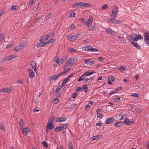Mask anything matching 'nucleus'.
Masks as SVG:
<instances>
[{"mask_svg":"<svg viewBox=\"0 0 149 149\" xmlns=\"http://www.w3.org/2000/svg\"><path fill=\"white\" fill-rule=\"evenodd\" d=\"M81 33H78L74 34L73 35H70L67 37V38L72 41L77 40L81 37Z\"/></svg>","mask_w":149,"mask_h":149,"instance_id":"f257e3e1","label":"nucleus"},{"mask_svg":"<svg viewBox=\"0 0 149 149\" xmlns=\"http://www.w3.org/2000/svg\"><path fill=\"white\" fill-rule=\"evenodd\" d=\"M82 49L83 51L86 52L91 51L96 52L98 51L97 49L93 48L92 46L90 45L84 46L82 47Z\"/></svg>","mask_w":149,"mask_h":149,"instance_id":"f03ea898","label":"nucleus"},{"mask_svg":"<svg viewBox=\"0 0 149 149\" xmlns=\"http://www.w3.org/2000/svg\"><path fill=\"white\" fill-rule=\"evenodd\" d=\"M77 60V58L76 57H73L69 58L67 61L65 63V65L72 66V65L75 63Z\"/></svg>","mask_w":149,"mask_h":149,"instance_id":"7ed1b4c3","label":"nucleus"},{"mask_svg":"<svg viewBox=\"0 0 149 149\" xmlns=\"http://www.w3.org/2000/svg\"><path fill=\"white\" fill-rule=\"evenodd\" d=\"M26 45L27 44L26 42H24L22 44L19 45L15 47L14 51H20L21 49H23L24 47H25Z\"/></svg>","mask_w":149,"mask_h":149,"instance_id":"20e7f679","label":"nucleus"},{"mask_svg":"<svg viewBox=\"0 0 149 149\" xmlns=\"http://www.w3.org/2000/svg\"><path fill=\"white\" fill-rule=\"evenodd\" d=\"M84 62L87 65H93L95 63V60L91 58L85 59Z\"/></svg>","mask_w":149,"mask_h":149,"instance_id":"39448f33","label":"nucleus"},{"mask_svg":"<svg viewBox=\"0 0 149 149\" xmlns=\"http://www.w3.org/2000/svg\"><path fill=\"white\" fill-rule=\"evenodd\" d=\"M118 13V9L116 6H115L112 11L111 18H115L116 17Z\"/></svg>","mask_w":149,"mask_h":149,"instance_id":"423d86ee","label":"nucleus"},{"mask_svg":"<svg viewBox=\"0 0 149 149\" xmlns=\"http://www.w3.org/2000/svg\"><path fill=\"white\" fill-rule=\"evenodd\" d=\"M145 41L146 43L149 46V32H146L144 37Z\"/></svg>","mask_w":149,"mask_h":149,"instance_id":"0eeeda50","label":"nucleus"},{"mask_svg":"<svg viewBox=\"0 0 149 149\" xmlns=\"http://www.w3.org/2000/svg\"><path fill=\"white\" fill-rule=\"evenodd\" d=\"M114 18H111L108 19V21L110 22L113 23L114 24L121 23V22L118 20H116L114 19Z\"/></svg>","mask_w":149,"mask_h":149,"instance_id":"6e6552de","label":"nucleus"},{"mask_svg":"<svg viewBox=\"0 0 149 149\" xmlns=\"http://www.w3.org/2000/svg\"><path fill=\"white\" fill-rule=\"evenodd\" d=\"M28 72L29 76L31 78H33L34 77L35 75V73L32 69L29 68L28 69Z\"/></svg>","mask_w":149,"mask_h":149,"instance_id":"1a4fd4ad","label":"nucleus"},{"mask_svg":"<svg viewBox=\"0 0 149 149\" xmlns=\"http://www.w3.org/2000/svg\"><path fill=\"white\" fill-rule=\"evenodd\" d=\"M17 56L16 55H10L9 56L6 57L4 58L3 59L5 61H9L11 60L12 59L16 58Z\"/></svg>","mask_w":149,"mask_h":149,"instance_id":"9d476101","label":"nucleus"},{"mask_svg":"<svg viewBox=\"0 0 149 149\" xmlns=\"http://www.w3.org/2000/svg\"><path fill=\"white\" fill-rule=\"evenodd\" d=\"M30 131V128L28 127L23 128L22 129V134L27 135Z\"/></svg>","mask_w":149,"mask_h":149,"instance_id":"9b49d317","label":"nucleus"},{"mask_svg":"<svg viewBox=\"0 0 149 149\" xmlns=\"http://www.w3.org/2000/svg\"><path fill=\"white\" fill-rule=\"evenodd\" d=\"M30 66L33 68L35 72H36L37 66L35 62L33 61H32L30 62Z\"/></svg>","mask_w":149,"mask_h":149,"instance_id":"f8f14e48","label":"nucleus"},{"mask_svg":"<svg viewBox=\"0 0 149 149\" xmlns=\"http://www.w3.org/2000/svg\"><path fill=\"white\" fill-rule=\"evenodd\" d=\"M136 34H131L130 36H128V39L129 41L130 42H134V39L135 37Z\"/></svg>","mask_w":149,"mask_h":149,"instance_id":"ddd939ff","label":"nucleus"},{"mask_svg":"<svg viewBox=\"0 0 149 149\" xmlns=\"http://www.w3.org/2000/svg\"><path fill=\"white\" fill-rule=\"evenodd\" d=\"M95 73V72L94 71H93L91 72L90 71H88L86 72L83 73V74L84 76H89L92 74H93Z\"/></svg>","mask_w":149,"mask_h":149,"instance_id":"4468645a","label":"nucleus"},{"mask_svg":"<svg viewBox=\"0 0 149 149\" xmlns=\"http://www.w3.org/2000/svg\"><path fill=\"white\" fill-rule=\"evenodd\" d=\"M93 20V17L91 16H90L88 20L87 21L86 26H89L91 24Z\"/></svg>","mask_w":149,"mask_h":149,"instance_id":"2eb2a0df","label":"nucleus"},{"mask_svg":"<svg viewBox=\"0 0 149 149\" xmlns=\"http://www.w3.org/2000/svg\"><path fill=\"white\" fill-rule=\"evenodd\" d=\"M49 37V36L48 35H44L40 40V42H45V40H47Z\"/></svg>","mask_w":149,"mask_h":149,"instance_id":"dca6fc26","label":"nucleus"},{"mask_svg":"<svg viewBox=\"0 0 149 149\" xmlns=\"http://www.w3.org/2000/svg\"><path fill=\"white\" fill-rule=\"evenodd\" d=\"M118 38L119 41H120L121 42L124 44L126 43V39L122 37L118 36Z\"/></svg>","mask_w":149,"mask_h":149,"instance_id":"f3484780","label":"nucleus"},{"mask_svg":"<svg viewBox=\"0 0 149 149\" xmlns=\"http://www.w3.org/2000/svg\"><path fill=\"white\" fill-rule=\"evenodd\" d=\"M131 44L135 47L137 48L138 49H140L141 48V47L137 43H136L134 42H132Z\"/></svg>","mask_w":149,"mask_h":149,"instance_id":"a211bd4d","label":"nucleus"},{"mask_svg":"<svg viewBox=\"0 0 149 149\" xmlns=\"http://www.w3.org/2000/svg\"><path fill=\"white\" fill-rule=\"evenodd\" d=\"M103 136L102 135H98L96 136H94L91 137V139L92 140H98L100 138H101Z\"/></svg>","mask_w":149,"mask_h":149,"instance_id":"6ab92c4d","label":"nucleus"},{"mask_svg":"<svg viewBox=\"0 0 149 149\" xmlns=\"http://www.w3.org/2000/svg\"><path fill=\"white\" fill-rule=\"evenodd\" d=\"M46 129L49 130H51L54 127V125L53 124L48 123L46 125Z\"/></svg>","mask_w":149,"mask_h":149,"instance_id":"aec40b11","label":"nucleus"},{"mask_svg":"<svg viewBox=\"0 0 149 149\" xmlns=\"http://www.w3.org/2000/svg\"><path fill=\"white\" fill-rule=\"evenodd\" d=\"M80 7H88L90 6V5L88 3H84V2H79Z\"/></svg>","mask_w":149,"mask_h":149,"instance_id":"412c9836","label":"nucleus"},{"mask_svg":"<svg viewBox=\"0 0 149 149\" xmlns=\"http://www.w3.org/2000/svg\"><path fill=\"white\" fill-rule=\"evenodd\" d=\"M40 42L41 43H37L36 45H35V48L36 47H43L45 45H47L46 42L45 43H44V42Z\"/></svg>","mask_w":149,"mask_h":149,"instance_id":"4be33fe9","label":"nucleus"},{"mask_svg":"<svg viewBox=\"0 0 149 149\" xmlns=\"http://www.w3.org/2000/svg\"><path fill=\"white\" fill-rule=\"evenodd\" d=\"M143 39V37L141 35H136L135 36L134 39V41H137L138 40Z\"/></svg>","mask_w":149,"mask_h":149,"instance_id":"5701e85b","label":"nucleus"},{"mask_svg":"<svg viewBox=\"0 0 149 149\" xmlns=\"http://www.w3.org/2000/svg\"><path fill=\"white\" fill-rule=\"evenodd\" d=\"M105 30L110 35H113L115 33V32L114 31L110 29H106Z\"/></svg>","mask_w":149,"mask_h":149,"instance_id":"b1692460","label":"nucleus"},{"mask_svg":"<svg viewBox=\"0 0 149 149\" xmlns=\"http://www.w3.org/2000/svg\"><path fill=\"white\" fill-rule=\"evenodd\" d=\"M19 127L21 129L23 128L24 126V123L23 119H21L20 120L19 122Z\"/></svg>","mask_w":149,"mask_h":149,"instance_id":"393cba45","label":"nucleus"},{"mask_svg":"<svg viewBox=\"0 0 149 149\" xmlns=\"http://www.w3.org/2000/svg\"><path fill=\"white\" fill-rule=\"evenodd\" d=\"M114 120V118H108L105 121V123L106 124H109L111 122H113Z\"/></svg>","mask_w":149,"mask_h":149,"instance_id":"a878e982","label":"nucleus"},{"mask_svg":"<svg viewBox=\"0 0 149 149\" xmlns=\"http://www.w3.org/2000/svg\"><path fill=\"white\" fill-rule=\"evenodd\" d=\"M71 67L69 66H67L65 65V64L64 65L65 70L63 71L65 74L70 70V67Z\"/></svg>","mask_w":149,"mask_h":149,"instance_id":"bb28decb","label":"nucleus"},{"mask_svg":"<svg viewBox=\"0 0 149 149\" xmlns=\"http://www.w3.org/2000/svg\"><path fill=\"white\" fill-rule=\"evenodd\" d=\"M66 120V118L65 117L57 118L56 122H61L63 121H65Z\"/></svg>","mask_w":149,"mask_h":149,"instance_id":"cd10ccee","label":"nucleus"},{"mask_svg":"<svg viewBox=\"0 0 149 149\" xmlns=\"http://www.w3.org/2000/svg\"><path fill=\"white\" fill-rule=\"evenodd\" d=\"M123 123L127 125H130V124L129 123H130V121L129 119L128 118H126L123 121Z\"/></svg>","mask_w":149,"mask_h":149,"instance_id":"c85d7f7f","label":"nucleus"},{"mask_svg":"<svg viewBox=\"0 0 149 149\" xmlns=\"http://www.w3.org/2000/svg\"><path fill=\"white\" fill-rule=\"evenodd\" d=\"M70 80L69 79H68V78L66 77L63 83L62 84V87H63L64 86V85L66 84V83L67 82Z\"/></svg>","mask_w":149,"mask_h":149,"instance_id":"c756f323","label":"nucleus"},{"mask_svg":"<svg viewBox=\"0 0 149 149\" xmlns=\"http://www.w3.org/2000/svg\"><path fill=\"white\" fill-rule=\"evenodd\" d=\"M54 118L53 116L50 117L48 121V123L53 124Z\"/></svg>","mask_w":149,"mask_h":149,"instance_id":"7c9ffc66","label":"nucleus"},{"mask_svg":"<svg viewBox=\"0 0 149 149\" xmlns=\"http://www.w3.org/2000/svg\"><path fill=\"white\" fill-rule=\"evenodd\" d=\"M58 77V75H55L54 76H51L49 78V80L51 81L52 80H54L56 78Z\"/></svg>","mask_w":149,"mask_h":149,"instance_id":"2f4dec72","label":"nucleus"},{"mask_svg":"<svg viewBox=\"0 0 149 149\" xmlns=\"http://www.w3.org/2000/svg\"><path fill=\"white\" fill-rule=\"evenodd\" d=\"M79 7H80L79 2H77L73 4L72 6V7L74 8L76 7L78 8Z\"/></svg>","mask_w":149,"mask_h":149,"instance_id":"473e14b6","label":"nucleus"},{"mask_svg":"<svg viewBox=\"0 0 149 149\" xmlns=\"http://www.w3.org/2000/svg\"><path fill=\"white\" fill-rule=\"evenodd\" d=\"M54 131L55 132H60L62 131V130L61 129V127L59 126V127H56L54 128Z\"/></svg>","mask_w":149,"mask_h":149,"instance_id":"72a5a7b5","label":"nucleus"},{"mask_svg":"<svg viewBox=\"0 0 149 149\" xmlns=\"http://www.w3.org/2000/svg\"><path fill=\"white\" fill-rule=\"evenodd\" d=\"M82 88L84 89L85 93L87 92L88 90V86L87 84H84L82 86Z\"/></svg>","mask_w":149,"mask_h":149,"instance_id":"f704fd0d","label":"nucleus"},{"mask_svg":"<svg viewBox=\"0 0 149 149\" xmlns=\"http://www.w3.org/2000/svg\"><path fill=\"white\" fill-rule=\"evenodd\" d=\"M95 26L94 24H93L88 28L89 31H91L95 29Z\"/></svg>","mask_w":149,"mask_h":149,"instance_id":"c9c22d12","label":"nucleus"},{"mask_svg":"<svg viewBox=\"0 0 149 149\" xmlns=\"http://www.w3.org/2000/svg\"><path fill=\"white\" fill-rule=\"evenodd\" d=\"M62 87V86L60 87V86H58L57 88H56V90L55 91L54 93H58L61 90Z\"/></svg>","mask_w":149,"mask_h":149,"instance_id":"e433bc0d","label":"nucleus"},{"mask_svg":"<svg viewBox=\"0 0 149 149\" xmlns=\"http://www.w3.org/2000/svg\"><path fill=\"white\" fill-rule=\"evenodd\" d=\"M116 118L117 120H121L122 119V115L121 114H118L116 116Z\"/></svg>","mask_w":149,"mask_h":149,"instance_id":"4c0bfd02","label":"nucleus"},{"mask_svg":"<svg viewBox=\"0 0 149 149\" xmlns=\"http://www.w3.org/2000/svg\"><path fill=\"white\" fill-rule=\"evenodd\" d=\"M122 125V123L121 122L116 123L114 124V126L116 127H120Z\"/></svg>","mask_w":149,"mask_h":149,"instance_id":"58836bf2","label":"nucleus"},{"mask_svg":"<svg viewBox=\"0 0 149 149\" xmlns=\"http://www.w3.org/2000/svg\"><path fill=\"white\" fill-rule=\"evenodd\" d=\"M54 61L57 63L59 64L60 62H61L60 58L59 57L55 58L54 59Z\"/></svg>","mask_w":149,"mask_h":149,"instance_id":"ea45409f","label":"nucleus"},{"mask_svg":"<svg viewBox=\"0 0 149 149\" xmlns=\"http://www.w3.org/2000/svg\"><path fill=\"white\" fill-rule=\"evenodd\" d=\"M76 13L74 12H72L71 14L69 15V17H74L75 16Z\"/></svg>","mask_w":149,"mask_h":149,"instance_id":"a19ab883","label":"nucleus"},{"mask_svg":"<svg viewBox=\"0 0 149 149\" xmlns=\"http://www.w3.org/2000/svg\"><path fill=\"white\" fill-rule=\"evenodd\" d=\"M68 51L70 52H74L76 51V50L73 48H70L68 49Z\"/></svg>","mask_w":149,"mask_h":149,"instance_id":"79ce46f5","label":"nucleus"},{"mask_svg":"<svg viewBox=\"0 0 149 149\" xmlns=\"http://www.w3.org/2000/svg\"><path fill=\"white\" fill-rule=\"evenodd\" d=\"M66 56H65L62 57L61 58V63H63L64 61L66 60Z\"/></svg>","mask_w":149,"mask_h":149,"instance_id":"37998d69","label":"nucleus"},{"mask_svg":"<svg viewBox=\"0 0 149 149\" xmlns=\"http://www.w3.org/2000/svg\"><path fill=\"white\" fill-rule=\"evenodd\" d=\"M85 77H84V76L83 75V74L78 79V81H81L82 80H83L84 79Z\"/></svg>","mask_w":149,"mask_h":149,"instance_id":"c03bdc74","label":"nucleus"},{"mask_svg":"<svg viewBox=\"0 0 149 149\" xmlns=\"http://www.w3.org/2000/svg\"><path fill=\"white\" fill-rule=\"evenodd\" d=\"M114 78L112 76H110L108 77V80L113 81L114 80Z\"/></svg>","mask_w":149,"mask_h":149,"instance_id":"a18cd8bd","label":"nucleus"},{"mask_svg":"<svg viewBox=\"0 0 149 149\" xmlns=\"http://www.w3.org/2000/svg\"><path fill=\"white\" fill-rule=\"evenodd\" d=\"M82 22L86 26L87 21L84 18H81V19Z\"/></svg>","mask_w":149,"mask_h":149,"instance_id":"49530a36","label":"nucleus"},{"mask_svg":"<svg viewBox=\"0 0 149 149\" xmlns=\"http://www.w3.org/2000/svg\"><path fill=\"white\" fill-rule=\"evenodd\" d=\"M117 92V91H116V90H113L111 91L109 93V95H113V94Z\"/></svg>","mask_w":149,"mask_h":149,"instance_id":"de8ad7c7","label":"nucleus"},{"mask_svg":"<svg viewBox=\"0 0 149 149\" xmlns=\"http://www.w3.org/2000/svg\"><path fill=\"white\" fill-rule=\"evenodd\" d=\"M97 117L100 119H102L103 117V115L102 114L98 113L97 114Z\"/></svg>","mask_w":149,"mask_h":149,"instance_id":"09e8293b","label":"nucleus"},{"mask_svg":"<svg viewBox=\"0 0 149 149\" xmlns=\"http://www.w3.org/2000/svg\"><path fill=\"white\" fill-rule=\"evenodd\" d=\"M17 83H19L20 84H23L24 82V81L23 80H18L17 81Z\"/></svg>","mask_w":149,"mask_h":149,"instance_id":"8fccbe9b","label":"nucleus"},{"mask_svg":"<svg viewBox=\"0 0 149 149\" xmlns=\"http://www.w3.org/2000/svg\"><path fill=\"white\" fill-rule=\"evenodd\" d=\"M54 103L58 104L60 100L58 98H54Z\"/></svg>","mask_w":149,"mask_h":149,"instance_id":"3c124183","label":"nucleus"},{"mask_svg":"<svg viewBox=\"0 0 149 149\" xmlns=\"http://www.w3.org/2000/svg\"><path fill=\"white\" fill-rule=\"evenodd\" d=\"M125 69V68L124 67L122 66L118 69V70L120 71H123Z\"/></svg>","mask_w":149,"mask_h":149,"instance_id":"603ef678","label":"nucleus"},{"mask_svg":"<svg viewBox=\"0 0 149 149\" xmlns=\"http://www.w3.org/2000/svg\"><path fill=\"white\" fill-rule=\"evenodd\" d=\"M34 1L33 0H31L27 4V5L28 6H31L32 5Z\"/></svg>","mask_w":149,"mask_h":149,"instance_id":"864d4df0","label":"nucleus"},{"mask_svg":"<svg viewBox=\"0 0 149 149\" xmlns=\"http://www.w3.org/2000/svg\"><path fill=\"white\" fill-rule=\"evenodd\" d=\"M12 9L13 10H17L18 8V7L17 6H13L11 7Z\"/></svg>","mask_w":149,"mask_h":149,"instance_id":"5fc2aeb1","label":"nucleus"},{"mask_svg":"<svg viewBox=\"0 0 149 149\" xmlns=\"http://www.w3.org/2000/svg\"><path fill=\"white\" fill-rule=\"evenodd\" d=\"M51 15H52V13H48V15H47V16L46 17V19H49V18H50V17H51Z\"/></svg>","mask_w":149,"mask_h":149,"instance_id":"6e6d98bb","label":"nucleus"},{"mask_svg":"<svg viewBox=\"0 0 149 149\" xmlns=\"http://www.w3.org/2000/svg\"><path fill=\"white\" fill-rule=\"evenodd\" d=\"M77 106V104H72L70 107V109H73L74 108Z\"/></svg>","mask_w":149,"mask_h":149,"instance_id":"4d7b16f0","label":"nucleus"},{"mask_svg":"<svg viewBox=\"0 0 149 149\" xmlns=\"http://www.w3.org/2000/svg\"><path fill=\"white\" fill-rule=\"evenodd\" d=\"M132 95L134 97H139V95L136 93H133L132 94Z\"/></svg>","mask_w":149,"mask_h":149,"instance_id":"13d9d810","label":"nucleus"},{"mask_svg":"<svg viewBox=\"0 0 149 149\" xmlns=\"http://www.w3.org/2000/svg\"><path fill=\"white\" fill-rule=\"evenodd\" d=\"M53 41V39H51L46 42L47 45L49 44L52 42Z\"/></svg>","mask_w":149,"mask_h":149,"instance_id":"bf43d9fd","label":"nucleus"},{"mask_svg":"<svg viewBox=\"0 0 149 149\" xmlns=\"http://www.w3.org/2000/svg\"><path fill=\"white\" fill-rule=\"evenodd\" d=\"M0 129L2 130L3 131L5 130V128L4 126L2 125L1 123V125H0Z\"/></svg>","mask_w":149,"mask_h":149,"instance_id":"052dcab7","label":"nucleus"},{"mask_svg":"<svg viewBox=\"0 0 149 149\" xmlns=\"http://www.w3.org/2000/svg\"><path fill=\"white\" fill-rule=\"evenodd\" d=\"M13 44L12 43H9L6 46V48H10L12 45Z\"/></svg>","mask_w":149,"mask_h":149,"instance_id":"680f3d73","label":"nucleus"},{"mask_svg":"<svg viewBox=\"0 0 149 149\" xmlns=\"http://www.w3.org/2000/svg\"><path fill=\"white\" fill-rule=\"evenodd\" d=\"M42 144L46 148L48 147V145L47 142L45 141H44L42 142Z\"/></svg>","mask_w":149,"mask_h":149,"instance_id":"e2e57ef3","label":"nucleus"},{"mask_svg":"<svg viewBox=\"0 0 149 149\" xmlns=\"http://www.w3.org/2000/svg\"><path fill=\"white\" fill-rule=\"evenodd\" d=\"M63 125L64 127V128H65V129H66L68 127L69 125V124L68 123L63 124Z\"/></svg>","mask_w":149,"mask_h":149,"instance_id":"0e129e2a","label":"nucleus"},{"mask_svg":"<svg viewBox=\"0 0 149 149\" xmlns=\"http://www.w3.org/2000/svg\"><path fill=\"white\" fill-rule=\"evenodd\" d=\"M65 74V73L63 71H62L59 74H57V75H58V77L59 76H62L63 75V74Z\"/></svg>","mask_w":149,"mask_h":149,"instance_id":"69168bd1","label":"nucleus"},{"mask_svg":"<svg viewBox=\"0 0 149 149\" xmlns=\"http://www.w3.org/2000/svg\"><path fill=\"white\" fill-rule=\"evenodd\" d=\"M68 147L69 149L73 148V146L71 142H69L68 144Z\"/></svg>","mask_w":149,"mask_h":149,"instance_id":"338daca9","label":"nucleus"},{"mask_svg":"<svg viewBox=\"0 0 149 149\" xmlns=\"http://www.w3.org/2000/svg\"><path fill=\"white\" fill-rule=\"evenodd\" d=\"M108 6V5H107L105 4L102 7V10H104L105 9H106V8H107Z\"/></svg>","mask_w":149,"mask_h":149,"instance_id":"774afa93","label":"nucleus"}]
</instances>
